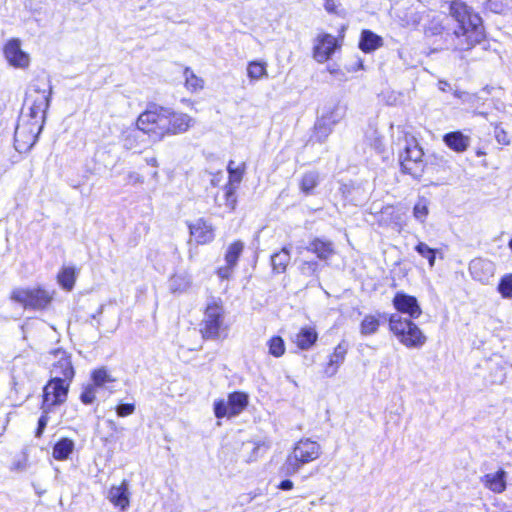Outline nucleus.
<instances>
[{"instance_id": "16", "label": "nucleus", "mask_w": 512, "mask_h": 512, "mask_svg": "<svg viewBox=\"0 0 512 512\" xmlns=\"http://www.w3.org/2000/svg\"><path fill=\"white\" fill-rule=\"evenodd\" d=\"M107 498L121 512L127 511L130 506L129 482L124 479L119 485L111 486Z\"/></svg>"}, {"instance_id": "22", "label": "nucleus", "mask_w": 512, "mask_h": 512, "mask_svg": "<svg viewBox=\"0 0 512 512\" xmlns=\"http://www.w3.org/2000/svg\"><path fill=\"white\" fill-rule=\"evenodd\" d=\"M507 473L499 469L493 473H487L481 478L485 488L494 493H502L506 489Z\"/></svg>"}, {"instance_id": "56", "label": "nucleus", "mask_w": 512, "mask_h": 512, "mask_svg": "<svg viewBox=\"0 0 512 512\" xmlns=\"http://www.w3.org/2000/svg\"><path fill=\"white\" fill-rule=\"evenodd\" d=\"M501 139H503V136L498 137V142H501Z\"/></svg>"}, {"instance_id": "52", "label": "nucleus", "mask_w": 512, "mask_h": 512, "mask_svg": "<svg viewBox=\"0 0 512 512\" xmlns=\"http://www.w3.org/2000/svg\"><path fill=\"white\" fill-rule=\"evenodd\" d=\"M146 161H147L148 165H151V166H154V167H156L158 165V162H157L156 158H150V159H147Z\"/></svg>"}, {"instance_id": "1", "label": "nucleus", "mask_w": 512, "mask_h": 512, "mask_svg": "<svg viewBox=\"0 0 512 512\" xmlns=\"http://www.w3.org/2000/svg\"><path fill=\"white\" fill-rule=\"evenodd\" d=\"M450 15L456 21L454 28L455 48L460 51L469 50L484 38L481 17L460 0L450 4Z\"/></svg>"}, {"instance_id": "20", "label": "nucleus", "mask_w": 512, "mask_h": 512, "mask_svg": "<svg viewBox=\"0 0 512 512\" xmlns=\"http://www.w3.org/2000/svg\"><path fill=\"white\" fill-rule=\"evenodd\" d=\"M189 231L197 244H207L214 239V230L211 224L203 219H197L189 224Z\"/></svg>"}, {"instance_id": "7", "label": "nucleus", "mask_w": 512, "mask_h": 512, "mask_svg": "<svg viewBox=\"0 0 512 512\" xmlns=\"http://www.w3.org/2000/svg\"><path fill=\"white\" fill-rule=\"evenodd\" d=\"M11 299L25 309L43 310L50 304L52 295L41 287L16 288L11 293Z\"/></svg>"}, {"instance_id": "17", "label": "nucleus", "mask_w": 512, "mask_h": 512, "mask_svg": "<svg viewBox=\"0 0 512 512\" xmlns=\"http://www.w3.org/2000/svg\"><path fill=\"white\" fill-rule=\"evenodd\" d=\"M337 48L338 42L333 35H319L314 46V58L317 62L323 63L330 59Z\"/></svg>"}, {"instance_id": "19", "label": "nucleus", "mask_w": 512, "mask_h": 512, "mask_svg": "<svg viewBox=\"0 0 512 512\" xmlns=\"http://www.w3.org/2000/svg\"><path fill=\"white\" fill-rule=\"evenodd\" d=\"M348 351L345 341L340 342L328 356V361L323 366V373L326 377H334L341 365L344 363Z\"/></svg>"}, {"instance_id": "47", "label": "nucleus", "mask_w": 512, "mask_h": 512, "mask_svg": "<svg viewBox=\"0 0 512 512\" xmlns=\"http://www.w3.org/2000/svg\"><path fill=\"white\" fill-rule=\"evenodd\" d=\"M319 267L318 262L316 261H306L301 265V272L305 275H313L317 272Z\"/></svg>"}, {"instance_id": "46", "label": "nucleus", "mask_w": 512, "mask_h": 512, "mask_svg": "<svg viewBox=\"0 0 512 512\" xmlns=\"http://www.w3.org/2000/svg\"><path fill=\"white\" fill-rule=\"evenodd\" d=\"M235 267L230 265V264H227L225 263L224 266H221L217 269V276L222 279V280H228L232 274H233V271H234Z\"/></svg>"}, {"instance_id": "11", "label": "nucleus", "mask_w": 512, "mask_h": 512, "mask_svg": "<svg viewBox=\"0 0 512 512\" xmlns=\"http://www.w3.org/2000/svg\"><path fill=\"white\" fill-rule=\"evenodd\" d=\"M35 92L37 95L29 107V112H23L21 115H26L30 120V123L43 128L46 112L50 105L52 88L50 86L48 91L36 89Z\"/></svg>"}, {"instance_id": "36", "label": "nucleus", "mask_w": 512, "mask_h": 512, "mask_svg": "<svg viewBox=\"0 0 512 512\" xmlns=\"http://www.w3.org/2000/svg\"><path fill=\"white\" fill-rule=\"evenodd\" d=\"M415 251L428 261L429 267L433 268L436 261L437 249L429 247L425 242L419 241L415 246Z\"/></svg>"}, {"instance_id": "23", "label": "nucleus", "mask_w": 512, "mask_h": 512, "mask_svg": "<svg viewBox=\"0 0 512 512\" xmlns=\"http://www.w3.org/2000/svg\"><path fill=\"white\" fill-rule=\"evenodd\" d=\"M443 142L451 150L462 153L467 150L470 145L469 136L464 135L461 131H454L446 133L443 136Z\"/></svg>"}, {"instance_id": "40", "label": "nucleus", "mask_w": 512, "mask_h": 512, "mask_svg": "<svg viewBox=\"0 0 512 512\" xmlns=\"http://www.w3.org/2000/svg\"><path fill=\"white\" fill-rule=\"evenodd\" d=\"M268 352L273 357L279 358L285 353V343L280 336L271 337L268 342Z\"/></svg>"}, {"instance_id": "34", "label": "nucleus", "mask_w": 512, "mask_h": 512, "mask_svg": "<svg viewBox=\"0 0 512 512\" xmlns=\"http://www.w3.org/2000/svg\"><path fill=\"white\" fill-rule=\"evenodd\" d=\"M183 75L185 78V87L188 91L194 93L204 88V80L197 76L191 68L186 67Z\"/></svg>"}, {"instance_id": "6", "label": "nucleus", "mask_w": 512, "mask_h": 512, "mask_svg": "<svg viewBox=\"0 0 512 512\" xmlns=\"http://www.w3.org/2000/svg\"><path fill=\"white\" fill-rule=\"evenodd\" d=\"M224 308L220 301L212 300L207 304L202 320L201 332L204 338L218 339L225 334Z\"/></svg>"}, {"instance_id": "9", "label": "nucleus", "mask_w": 512, "mask_h": 512, "mask_svg": "<svg viewBox=\"0 0 512 512\" xmlns=\"http://www.w3.org/2000/svg\"><path fill=\"white\" fill-rule=\"evenodd\" d=\"M42 127L30 123L26 115H20L14 133V146L20 152H28L36 143Z\"/></svg>"}, {"instance_id": "24", "label": "nucleus", "mask_w": 512, "mask_h": 512, "mask_svg": "<svg viewBox=\"0 0 512 512\" xmlns=\"http://www.w3.org/2000/svg\"><path fill=\"white\" fill-rule=\"evenodd\" d=\"M307 250L316 254L320 260H328L335 253L333 243L320 238L313 239L307 246Z\"/></svg>"}, {"instance_id": "57", "label": "nucleus", "mask_w": 512, "mask_h": 512, "mask_svg": "<svg viewBox=\"0 0 512 512\" xmlns=\"http://www.w3.org/2000/svg\"><path fill=\"white\" fill-rule=\"evenodd\" d=\"M13 372H14V376L13 377L16 378V375H15L16 369L15 368L13 369Z\"/></svg>"}, {"instance_id": "32", "label": "nucleus", "mask_w": 512, "mask_h": 512, "mask_svg": "<svg viewBox=\"0 0 512 512\" xmlns=\"http://www.w3.org/2000/svg\"><path fill=\"white\" fill-rule=\"evenodd\" d=\"M291 256L287 248H282L279 252L271 256V265L276 273H283L286 270Z\"/></svg>"}, {"instance_id": "5", "label": "nucleus", "mask_w": 512, "mask_h": 512, "mask_svg": "<svg viewBox=\"0 0 512 512\" xmlns=\"http://www.w3.org/2000/svg\"><path fill=\"white\" fill-rule=\"evenodd\" d=\"M167 117L166 107L153 105L138 116L136 126L155 141H160L165 137Z\"/></svg>"}, {"instance_id": "33", "label": "nucleus", "mask_w": 512, "mask_h": 512, "mask_svg": "<svg viewBox=\"0 0 512 512\" xmlns=\"http://www.w3.org/2000/svg\"><path fill=\"white\" fill-rule=\"evenodd\" d=\"M143 132L138 127L128 129L123 134V146L127 150L136 149L140 146L142 141Z\"/></svg>"}, {"instance_id": "37", "label": "nucleus", "mask_w": 512, "mask_h": 512, "mask_svg": "<svg viewBox=\"0 0 512 512\" xmlns=\"http://www.w3.org/2000/svg\"><path fill=\"white\" fill-rule=\"evenodd\" d=\"M58 282L65 290H72L75 284V270L66 267L58 274Z\"/></svg>"}, {"instance_id": "49", "label": "nucleus", "mask_w": 512, "mask_h": 512, "mask_svg": "<svg viewBox=\"0 0 512 512\" xmlns=\"http://www.w3.org/2000/svg\"><path fill=\"white\" fill-rule=\"evenodd\" d=\"M144 182V177L138 172L132 171L127 175V183L130 185L142 184Z\"/></svg>"}, {"instance_id": "10", "label": "nucleus", "mask_w": 512, "mask_h": 512, "mask_svg": "<svg viewBox=\"0 0 512 512\" xmlns=\"http://www.w3.org/2000/svg\"><path fill=\"white\" fill-rule=\"evenodd\" d=\"M69 385L65 380L51 378L43 389L42 409L50 412L53 406L63 403L67 398Z\"/></svg>"}, {"instance_id": "45", "label": "nucleus", "mask_w": 512, "mask_h": 512, "mask_svg": "<svg viewBox=\"0 0 512 512\" xmlns=\"http://www.w3.org/2000/svg\"><path fill=\"white\" fill-rule=\"evenodd\" d=\"M134 411H135V404H133V403L119 404L116 407V413L119 417L129 416V415L133 414Z\"/></svg>"}, {"instance_id": "55", "label": "nucleus", "mask_w": 512, "mask_h": 512, "mask_svg": "<svg viewBox=\"0 0 512 512\" xmlns=\"http://www.w3.org/2000/svg\"><path fill=\"white\" fill-rule=\"evenodd\" d=\"M501 139H503V136L498 137V142H501Z\"/></svg>"}, {"instance_id": "8", "label": "nucleus", "mask_w": 512, "mask_h": 512, "mask_svg": "<svg viewBox=\"0 0 512 512\" xmlns=\"http://www.w3.org/2000/svg\"><path fill=\"white\" fill-rule=\"evenodd\" d=\"M423 156V150L415 140L407 142L404 151L399 155L402 171L415 179L420 178L425 168Z\"/></svg>"}, {"instance_id": "21", "label": "nucleus", "mask_w": 512, "mask_h": 512, "mask_svg": "<svg viewBox=\"0 0 512 512\" xmlns=\"http://www.w3.org/2000/svg\"><path fill=\"white\" fill-rule=\"evenodd\" d=\"M233 164V161L228 164L229 184L225 187L226 206L230 209H234L236 204L235 188L232 185L234 183L239 184L243 175V169L233 168Z\"/></svg>"}, {"instance_id": "51", "label": "nucleus", "mask_w": 512, "mask_h": 512, "mask_svg": "<svg viewBox=\"0 0 512 512\" xmlns=\"http://www.w3.org/2000/svg\"><path fill=\"white\" fill-rule=\"evenodd\" d=\"M293 486L294 484L291 480L285 479L279 483L278 488L283 491H288L291 490Z\"/></svg>"}, {"instance_id": "14", "label": "nucleus", "mask_w": 512, "mask_h": 512, "mask_svg": "<svg viewBox=\"0 0 512 512\" xmlns=\"http://www.w3.org/2000/svg\"><path fill=\"white\" fill-rule=\"evenodd\" d=\"M55 361L51 367L52 378L57 380H65V383L70 384L74 377V369L71 363L70 356L63 350L54 351Z\"/></svg>"}, {"instance_id": "42", "label": "nucleus", "mask_w": 512, "mask_h": 512, "mask_svg": "<svg viewBox=\"0 0 512 512\" xmlns=\"http://www.w3.org/2000/svg\"><path fill=\"white\" fill-rule=\"evenodd\" d=\"M213 406L216 418L221 419L224 417H234V414H231V408L228 401L219 399L214 402Z\"/></svg>"}, {"instance_id": "25", "label": "nucleus", "mask_w": 512, "mask_h": 512, "mask_svg": "<svg viewBox=\"0 0 512 512\" xmlns=\"http://www.w3.org/2000/svg\"><path fill=\"white\" fill-rule=\"evenodd\" d=\"M383 45V39L371 30H363L361 32L359 48L364 53H370Z\"/></svg>"}, {"instance_id": "41", "label": "nucleus", "mask_w": 512, "mask_h": 512, "mask_svg": "<svg viewBox=\"0 0 512 512\" xmlns=\"http://www.w3.org/2000/svg\"><path fill=\"white\" fill-rule=\"evenodd\" d=\"M92 379V385H94L96 388L104 386L106 383L113 382L114 379L112 376L108 373V371L105 368H99L92 372L91 375Z\"/></svg>"}, {"instance_id": "50", "label": "nucleus", "mask_w": 512, "mask_h": 512, "mask_svg": "<svg viewBox=\"0 0 512 512\" xmlns=\"http://www.w3.org/2000/svg\"><path fill=\"white\" fill-rule=\"evenodd\" d=\"M324 8L328 13L339 14L338 4L335 0H324Z\"/></svg>"}, {"instance_id": "48", "label": "nucleus", "mask_w": 512, "mask_h": 512, "mask_svg": "<svg viewBox=\"0 0 512 512\" xmlns=\"http://www.w3.org/2000/svg\"><path fill=\"white\" fill-rule=\"evenodd\" d=\"M49 412H45L44 409H42V415L40 416L39 420H38V427H37V430H36V437H40L46 426H47V423H48V414Z\"/></svg>"}, {"instance_id": "3", "label": "nucleus", "mask_w": 512, "mask_h": 512, "mask_svg": "<svg viewBox=\"0 0 512 512\" xmlns=\"http://www.w3.org/2000/svg\"><path fill=\"white\" fill-rule=\"evenodd\" d=\"M389 329L406 348L419 349L427 342V337L413 319L393 313L388 318Z\"/></svg>"}, {"instance_id": "30", "label": "nucleus", "mask_w": 512, "mask_h": 512, "mask_svg": "<svg viewBox=\"0 0 512 512\" xmlns=\"http://www.w3.org/2000/svg\"><path fill=\"white\" fill-rule=\"evenodd\" d=\"M191 285V276L186 273H176L169 279V289L173 292H184Z\"/></svg>"}, {"instance_id": "29", "label": "nucleus", "mask_w": 512, "mask_h": 512, "mask_svg": "<svg viewBox=\"0 0 512 512\" xmlns=\"http://www.w3.org/2000/svg\"><path fill=\"white\" fill-rule=\"evenodd\" d=\"M228 403L231 408V414L239 415L248 405V395L244 392H233L228 396Z\"/></svg>"}, {"instance_id": "4", "label": "nucleus", "mask_w": 512, "mask_h": 512, "mask_svg": "<svg viewBox=\"0 0 512 512\" xmlns=\"http://www.w3.org/2000/svg\"><path fill=\"white\" fill-rule=\"evenodd\" d=\"M346 111L347 107L338 101L326 103L321 108L314 124V137L318 142L326 141L334 127L344 119Z\"/></svg>"}, {"instance_id": "18", "label": "nucleus", "mask_w": 512, "mask_h": 512, "mask_svg": "<svg viewBox=\"0 0 512 512\" xmlns=\"http://www.w3.org/2000/svg\"><path fill=\"white\" fill-rule=\"evenodd\" d=\"M469 272L474 280L481 283H488L494 276L495 265L490 260L476 258L470 262Z\"/></svg>"}, {"instance_id": "15", "label": "nucleus", "mask_w": 512, "mask_h": 512, "mask_svg": "<svg viewBox=\"0 0 512 512\" xmlns=\"http://www.w3.org/2000/svg\"><path fill=\"white\" fill-rule=\"evenodd\" d=\"M392 304L396 311L399 312L398 314H406L408 318L417 319L422 314L417 298L403 291L396 292Z\"/></svg>"}, {"instance_id": "54", "label": "nucleus", "mask_w": 512, "mask_h": 512, "mask_svg": "<svg viewBox=\"0 0 512 512\" xmlns=\"http://www.w3.org/2000/svg\"><path fill=\"white\" fill-rule=\"evenodd\" d=\"M508 247H509V248L511 249V251H512V238L509 240Z\"/></svg>"}, {"instance_id": "35", "label": "nucleus", "mask_w": 512, "mask_h": 512, "mask_svg": "<svg viewBox=\"0 0 512 512\" xmlns=\"http://www.w3.org/2000/svg\"><path fill=\"white\" fill-rule=\"evenodd\" d=\"M244 249V243L240 240L231 243L225 252L224 259L225 263L230 264L234 267L237 266L238 259L241 256Z\"/></svg>"}, {"instance_id": "31", "label": "nucleus", "mask_w": 512, "mask_h": 512, "mask_svg": "<svg viewBox=\"0 0 512 512\" xmlns=\"http://www.w3.org/2000/svg\"><path fill=\"white\" fill-rule=\"evenodd\" d=\"M320 182L319 173L315 171H310L303 174L300 180V190L305 195H311L314 193V189L318 186Z\"/></svg>"}, {"instance_id": "26", "label": "nucleus", "mask_w": 512, "mask_h": 512, "mask_svg": "<svg viewBox=\"0 0 512 512\" xmlns=\"http://www.w3.org/2000/svg\"><path fill=\"white\" fill-rule=\"evenodd\" d=\"M318 339L316 330L312 327H303L295 335L294 342L302 350L310 349Z\"/></svg>"}, {"instance_id": "13", "label": "nucleus", "mask_w": 512, "mask_h": 512, "mask_svg": "<svg viewBox=\"0 0 512 512\" xmlns=\"http://www.w3.org/2000/svg\"><path fill=\"white\" fill-rule=\"evenodd\" d=\"M3 53L10 66L17 69H26L30 65V56L22 50L19 39H10L4 45Z\"/></svg>"}, {"instance_id": "44", "label": "nucleus", "mask_w": 512, "mask_h": 512, "mask_svg": "<svg viewBox=\"0 0 512 512\" xmlns=\"http://www.w3.org/2000/svg\"><path fill=\"white\" fill-rule=\"evenodd\" d=\"M96 387L92 384L87 385L84 387L80 399L84 404H91L96 398Z\"/></svg>"}, {"instance_id": "53", "label": "nucleus", "mask_w": 512, "mask_h": 512, "mask_svg": "<svg viewBox=\"0 0 512 512\" xmlns=\"http://www.w3.org/2000/svg\"><path fill=\"white\" fill-rule=\"evenodd\" d=\"M449 86V84L445 81H439V89L442 91L446 90V87Z\"/></svg>"}, {"instance_id": "28", "label": "nucleus", "mask_w": 512, "mask_h": 512, "mask_svg": "<svg viewBox=\"0 0 512 512\" xmlns=\"http://www.w3.org/2000/svg\"><path fill=\"white\" fill-rule=\"evenodd\" d=\"M382 316L380 313L365 315L360 323V333L363 336L375 334L380 327Z\"/></svg>"}, {"instance_id": "27", "label": "nucleus", "mask_w": 512, "mask_h": 512, "mask_svg": "<svg viewBox=\"0 0 512 512\" xmlns=\"http://www.w3.org/2000/svg\"><path fill=\"white\" fill-rule=\"evenodd\" d=\"M75 447L72 439L61 438L53 446V457L58 461H64L69 458Z\"/></svg>"}, {"instance_id": "38", "label": "nucleus", "mask_w": 512, "mask_h": 512, "mask_svg": "<svg viewBox=\"0 0 512 512\" xmlns=\"http://www.w3.org/2000/svg\"><path fill=\"white\" fill-rule=\"evenodd\" d=\"M429 214V201L426 198H420L413 207V217L421 224L426 221Z\"/></svg>"}, {"instance_id": "43", "label": "nucleus", "mask_w": 512, "mask_h": 512, "mask_svg": "<svg viewBox=\"0 0 512 512\" xmlns=\"http://www.w3.org/2000/svg\"><path fill=\"white\" fill-rule=\"evenodd\" d=\"M498 291L503 298L512 299V274H507L501 278Z\"/></svg>"}, {"instance_id": "39", "label": "nucleus", "mask_w": 512, "mask_h": 512, "mask_svg": "<svg viewBox=\"0 0 512 512\" xmlns=\"http://www.w3.org/2000/svg\"><path fill=\"white\" fill-rule=\"evenodd\" d=\"M247 75L251 80H259L267 75L266 64L259 61H251L247 67Z\"/></svg>"}, {"instance_id": "12", "label": "nucleus", "mask_w": 512, "mask_h": 512, "mask_svg": "<svg viewBox=\"0 0 512 512\" xmlns=\"http://www.w3.org/2000/svg\"><path fill=\"white\" fill-rule=\"evenodd\" d=\"M166 115L168 117L165 122V136L183 134L195 123L190 115L175 111L169 107H166Z\"/></svg>"}, {"instance_id": "2", "label": "nucleus", "mask_w": 512, "mask_h": 512, "mask_svg": "<svg viewBox=\"0 0 512 512\" xmlns=\"http://www.w3.org/2000/svg\"><path fill=\"white\" fill-rule=\"evenodd\" d=\"M321 453V445L317 441L301 438L288 453L282 471L286 476L295 475L305 465L317 460Z\"/></svg>"}]
</instances>
